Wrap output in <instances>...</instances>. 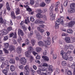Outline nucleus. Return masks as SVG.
<instances>
[{"label":"nucleus","instance_id":"obj_1","mask_svg":"<svg viewBox=\"0 0 75 75\" xmlns=\"http://www.w3.org/2000/svg\"><path fill=\"white\" fill-rule=\"evenodd\" d=\"M64 19V18L63 16H62L60 17V19L58 18V21H55V28L56 29L59 28V25L60 23H62V24L63 23Z\"/></svg>","mask_w":75,"mask_h":75},{"label":"nucleus","instance_id":"obj_2","mask_svg":"<svg viewBox=\"0 0 75 75\" xmlns=\"http://www.w3.org/2000/svg\"><path fill=\"white\" fill-rule=\"evenodd\" d=\"M75 3H73L70 5V8L68 10V13L70 14H72L75 13Z\"/></svg>","mask_w":75,"mask_h":75},{"label":"nucleus","instance_id":"obj_3","mask_svg":"<svg viewBox=\"0 0 75 75\" xmlns=\"http://www.w3.org/2000/svg\"><path fill=\"white\" fill-rule=\"evenodd\" d=\"M34 33L35 36V38H37V39H38V40H41V39L42 38V36L40 34V33H39L38 31L35 30L34 31Z\"/></svg>","mask_w":75,"mask_h":75},{"label":"nucleus","instance_id":"obj_4","mask_svg":"<svg viewBox=\"0 0 75 75\" xmlns=\"http://www.w3.org/2000/svg\"><path fill=\"white\" fill-rule=\"evenodd\" d=\"M24 74L25 75H28L30 74V69H29V67L28 66L26 65L24 67Z\"/></svg>","mask_w":75,"mask_h":75},{"label":"nucleus","instance_id":"obj_5","mask_svg":"<svg viewBox=\"0 0 75 75\" xmlns=\"http://www.w3.org/2000/svg\"><path fill=\"white\" fill-rule=\"evenodd\" d=\"M23 23H24L23 21H22L20 23L21 28L23 29V31H26L27 30V28L25 27V25L24 24H23Z\"/></svg>","mask_w":75,"mask_h":75},{"label":"nucleus","instance_id":"obj_6","mask_svg":"<svg viewBox=\"0 0 75 75\" xmlns=\"http://www.w3.org/2000/svg\"><path fill=\"white\" fill-rule=\"evenodd\" d=\"M20 63L23 65H25L26 63L27 60L24 57L21 58L20 60Z\"/></svg>","mask_w":75,"mask_h":75},{"label":"nucleus","instance_id":"obj_7","mask_svg":"<svg viewBox=\"0 0 75 75\" xmlns=\"http://www.w3.org/2000/svg\"><path fill=\"white\" fill-rule=\"evenodd\" d=\"M0 24H3L5 26L6 25L7 23L6 21H4L3 19L2 18V17H0Z\"/></svg>","mask_w":75,"mask_h":75},{"label":"nucleus","instance_id":"obj_8","mask_svg":"<svg viewBox=\"0 0 75 75\" xmlns=\"http://www.w3.org/2000/svg\"><path fill=\"white\" fill-rule=\"evenodd\" d=\"M54 4H52L50 8V13L51 14H52V13H54Z\"/></svg>","mask_w":75,"mask_h":75},{"label":"nucleus","instance_id":"obj_9","mask_svg":"<svg viewBox=\"0 0 75 75\" xmlns=\"http://www.w3.org/2000/svg\"><path fill=\"white\" fill-rule=\"evenodd\" d=\"M75 21H71L69 22V23L68 24L69 27H71L73 26L74 25H75Z\"/></svg>","mask_w":75,"mask_h":75},{"label":"nucleus","instance_id":"obj_10","mask_svg":"<svg viewBox=\"0 0 75 75\" xmlns=\"http://www.w3.org/2000/svg\"><path fill=\"white\" fill-rule=\"evenodd\" d=\"M8 33H9V31H8L7 30L4 29L2 30L1 34L2 35H6Z\"/></svg>","mask_w":75,"mask_h":75},{"label":"nucleus","instance_id":"obj_11","mask_svg":"<svg viewBox=\"0 0 75 75\" xmlns=\"http://www.w3.org/2000/svg\"><path fill=\"white\" fill-rule=\"evenodd\" d=\"M50 20L52 21L54 20L55 19V14H53V13H52V14H51V13H50Z\"/></svg>","mask_w":75,"mask_h":75},{"label":"nucleus","instance_id":"obj_12","mask_svg":"<svg viewBox=\"0 0 75 75\" xmlns=\"http://www.w3.org/2000/svg\"><path fill=\"white\" fill-rule=\"evenodd\" d=\"M36 17L40 19V18H43V15L39 13L36 14Z\"/></svg>","mask_w":75,"mask_h":75},{"label":"nucleus","instance_id":"obj_13","mask_svg":"<svg viewBox=\"0 0 75 75\" xmlns=\"http://www.w3.org/2000/svg\"><path fill=\"white\" fill-rule=\"evenodd\" d=\"M67 55V54L66 53L64 52L62 56V57L63 59L66 60V61L68 60V56Z\"/></svg>","mask_w":75,"mask_h":75},{"label":"nucleus","instance_id":"obj_14","mask_svg":"<svg viewBox=\"0 0 75 75\" xmlns=\"http://www.w3.org/2000/svg\"><path fill=\"white\" fill-rule=\"evenodd\" d=\"M4 64H5V65L6 66V69L7 68V69H9L8 67H10V66L8 65V61L7 60H6L4 62Z\"/></svg>","mask_w":75,"mask_h":75},{"label":"nucleus","instance_id":"obj_15","mask_svg":"<svg viewBox=\"0 0 75 75\" xmlns=\"http://www.w3.org/2000/svg\"><path fill=\"white\" fill-rule=\"evenodd\" d=\"M65 40L67 43H69L71 42V39L69 37L66 36L65 38Z\"/></svg>","mask_w":75,"mask_h":75},{"label":"nucleus","instance_id":"obj_16","mask_svg":"<svg viewBox=\"0 0 75 75\" xmlns=\"http://www.w3.org/2000/svg\"><path fill=\"white\" fill-rule=\"evenodd\" d=\"M42 57V58H43L45 61H49L50 60L49 58L47 56H43Z\"/></svg>","mask_w":75,"mask_h":75},{"label":"nucleus","instance_id":"obj_17","mask_svg":"<svg viewBox=\"0 0 75 75\" xmlns=\"http://www.w3.org/2000/svg\"><path fill=\"white\" fill-rule=\"evenodd\" d=\"M20 33L21 34V36H22V37L23 36H24V32H23V30H22L18 29V34Z\"/></svg>","mask_w":75,"mask_h":75},{"label":"nucleus","instance_id":"obj_18","mask_svg":"<svg viewBox=\"0 0 75 75\" xmlns=\"http://www.w3.org/2000/svg\"><path fill=\"white\" fill-rule=\"evenodd\" d=\"M9 48L8 49L9 51H13L15 49V47L13 45H11L9 47Z\"/></svg>","mask_w":75,"mask_h":75},{"label":"nucleus","instance_id":"obj_19","mask_svg":"<svg viewBox=\"0 0 75 75\" xmlns=\"http://www.w3.org/2000/svg\"><path fill=\"white\" fill-rule=\"evenodd\" d=\"M38 44L39 46L43 47V46H44V42H43L40 41H39L38 43Z\"/></svg>","mask_w":75,"mask_h":75},{"label":"nucleus","instance_id":"obj_20","mask_svg":"<svg viewBox=\"0 0 75 75\" xmlns=\"http://www.w3.org/2000/svg\"><path fill=\"white\" fill-rule=\"evenodd\" d=\"M9 62L11 64H15L16 62H15V60L13 59H11L9 60Z\"/></svg>","mask_w":75,"mask_h":75},{"label":"nucleus","instance_id":"obj_21","mask_svg":"<svg viewBox=\"0 0 75 75\" xmlns=\"http://www.w3.org/2000/svg\"><path fill=\"white\" fill-rule=\"evenodd\" d=\"M4 47L6 49L8 48H9V47H10V45L8 43H4Z\"/></svg>","mask_w":75,"mask_h":75},{"label":"nucleus","instance_id":"obj_22","mask_svg":"<svg viewBox=\"0 0 75 75\" xmlns=\"http://www.w3.org/2000/svg\"><path fill=\"white\" fill-rule=\"evenodd\" d=\"M11 17L13 19H16V16L14 14V11H12L11 12Z\"/></svg>","mask_w":75,"mask_h":75},{"label":"nucleus","instance_id":"obj_23","mask_svg":"<svg viewBox=\"0 0 75 75\" xmlns=\"http://www.w3.org/2000/svg\"><path fill=\"white\" fill-rule=\"evenodd\" d=\"M17 53L18 54H20L21 52V47H18L17 49Z\"/></svg>","mask_w":75,"mask_h":75},{"label":"nucleus","instance_id":"obj_24","mask_svg":"<svg viewBox=\"0 0 75 75\" xmlns=\"http://www.w3.org/2000/svg\"><path fill=\"white\" fill-rule=\"evenodd\" d=\"M60 6V2L58 1L56 2L55 4V7H58Z\"/></svg>","mask_w":75,"mask_h":75},{"label":"nucleus","instance_id":"obj_25","mask_svg":"<svg viewBox=\"0 0 75 75\" xmlns=\"http://www.w3.org/2000/svg\"><path fill=\"white\" fill-rule=\"evenodd\" d=\"M25 55L27 57H30V53L28 51H26L25 52Z\"/></svg>","mask_w":75,"mask_h":75},{"label":"nucleus","instance_id":"obj_26","mask_svg":"<svg viewBox=\"0 0 75 75\" xmlns=\"http://www.w3.org/2000/svg\"><path fill=\"white\" fill-rule=\"evenodd\" d=\"M6 7L7 10L8 11L10 10V6H9V3L7 2L6 4Z\"/></svg>","mask_w":75,"mask_h":75},{"label":"nucleus","instance_id":"obj_27","mask_svg":"<svg viewBox=\"0 0 75 75\" xmlns=\"http://www.w3.org/2000/svg\"><path fill=\"white\" fill-rule=\"evenodd\" d=\"M10 69L12 71H14V70H15V67L13 65H12L11 66Z\"/></svg>","mask_w":75,"mask_h":75},{"label":"nucleus","instance_id":"obj_28","mask_svg":"<svg viewBox=\"0 0 75 75\" xmlns=\"http://www.w3.org/2000/svg\"><path fill=\"white\" fill-rule=\"evenodd\" d=\"M37 29L39 31H40V33H43V32L44 31V30H43V29L41 28H40V27H38Z\"/></svg>","mask_w":75,"mask_h":75},{"label":"nucleus","instance_id":"obj_29","mask_svg":"<svg viewBox=\"0 0 75 75\" xmlns=\"http://www.w3.org/2000/svg\"><path fill=\"white\" fill-rule=\"evenodd\" d=\"M67 32L68 33H69V34H71V33H73V31L71 29H69L67 30Z\"/></svg>","mask_w":75,"mask_h":75},{"label":"nucleus","instance_id":"obj_30","mask_svg":"<svg viewBox=\"0 0 75 75\" xmlns=\"http://www.w3.org/2000/svg\"><path fill=\"white\" fill-rule=\"evenodd\" d=\"M41 50H42V49L41 47H37L36 48V50L37 52L39 53Z\"/></svg>","mask_w":75,"mask_h":75},{"label":"nucleus","instance_id":"obj_31","mask_svg":"<svg viewBox=\"0 0 75 75\" xmlns=\"http://www.w3.org/2000/svg\"><path fill=\"white\" fill-rule=\"evenodd\" d=\"M68 59L70 61H71L73 60V57L70 55L68 56V59Z\"/></svg>","mask_w":75,"mask_h":75},{"label":"nucleus","instance_id":"obj_32","mask_svg":"<svg viewBox=\"0 0 75 75\" xmlns=\"http://www.w3.org/2000/svg\"><path fill=\"white\" fill-rule=\"evenodd\" d=\"M36 12L37 13H42V11L40 9H38L36 10Z\"/></svg>","mask_w":75,"mask_h":75},{"label":"nucleus","instance_id":"obj_33","mask_svg":"<svg viewBox=\"0 0 75 75\" xmlns=\"http://www.w3.org/2000/svg\"><path fill=\"white\" fill-rule=\"evenodd\" d=\"M53 68V67L52 65H49L48 69H49V71H52V68Z\"/></svg>","mask_w":75,"mask_h":75},{"label":"nucleus","instance_id":"obj_34","mask_svg":"<svg viewBox=\"0 0 75 75\" xmlns=\"http://www.w3.org/2000/svg\"><path fill=\"white\" fill-rule=\"evenodd\" d=\"M30 50H29V52L30 53L33 52L34 51V48L32 47H30L29 48Z\"/></svg>","mask_w":75,"mask_h":75},{"label":"nucleus","instance_id":"obj_35","mask_svg":"<svg viewBox=\"0 0 75 75\" xmlns=\"http://www.w3.org/2000/svg\"><path fill=\"white\" fill-rule=\"evenodd\" d=\"M25 23L26 24H28V23H27V22H28V23L30 22V21L29 20V19L28 18V17H27V19H25Z\"/></svg>","mask_w":75,"mask_h":75},{"label":"nucleus","instance_id":"obj_36","mask_svg":"<svg viewBox=\"0 0 75 75\" xmlns=\"http://www.w3.org/2000/svg\"><path fill=\"white\" fill-rule=\"evenodd\" d=\"M3 73L5 75H7L8 72L7 70L6 69H4L2 70Z\"/></svg>","mask_w":75,"mask_h":75},{"label":"nucleus","instance_id":"obj_37","mask_svg":"<svg viewBox=\"0 0 75 75\" xmlns=\"http://www.w3.org/2000/svg\"><path fill=\"white\" fill-rule=\"evenodd\" d=\"M68 1H66L64 3V7H67L68 5Z\"/></svg>","mask_w":75,"mask_h":75},{"label":"nucleus","instance_id":"obj_38","mask_svg":"<svg viewBox=\"0 0 75 75\" xmlns=\"http://www.w3.org/2000/svg\"><path fill=\"white\" fill-rule=\"evenodd\" d=\"M44 42H45L46 44L48 45H50L51 44V41H44Z\"/></svg>","mask_w":75,"mask_h":75},{"label":"nucleus","instance_id":"obj_39","mask_svg":"<svg viewBox=\"0 0 75 75\" xmlns=\"http://www.w3.org/2000/svg\"><path fill=\"white\" fill-rule=\"evenodd\" d=\"M62 65L63 66H66L67 65V62L65 61H64L62 62Z\"/></svg>","mask_w":75,"mask_h":75},{"label":"nucleus","instance_id":"obj_40","mask_svg":"<svg viewBox=\"0 0 75 75\" xmlns=\"http://www.w3.org/2000/svg\"><path fill=\"white\" fill-rule=\"evenodd\" d=\"M31 43L33 45V46H34V45L35 43V40H34L32 39L31 40Z\"/></svg>","mask_w":75,"mask_h":75},{"label":"nucleus","instance_id":"obj_41","mask_svg":"<svg viewBox=\"0 0 75 75\" xmlns=\"http://www.w3.org/2000/svg\"><path fill=\"white\" fill-rule=\"evenodd\" d=\"M12 41L13 44L14 45H16V44H17V41H16V40H15V39H13Z\"/></svg>","mask_w":75,"mask_h":75},{"label":"nucleus","instance_id":"obj_42","mask_svg":"<svg viewBox=\"0 0 75 75\" xmlns=\"http://www.w3.org/2000/svg\"><path fill=\"white\" fill-rule=\"evenodd\" d=\"M46 4L44 2H42L40 3V6L41 7H44L45 6Z\"/></svg>","mask_w":75,"mask_h":75},{"label":"nucleus","instance_id":"obj_43","mask_svg":"<svg viewBox=\"0 0 75 75\" xmlns=\"http://www.w3.org/2000/svg\"><path fill=\"white\" fill-rule=\"evenodd\" d=\"M71 68L73 69H75V62L73 63L71 66Z\"/></svg>","mask_w":75,"mask_h":75},{"label":"nucleus","instance_id":"obj_44","mask_svg":"<svg viewBox=\"0 0 75 75\" xmlns=\"http://www.w3.org/2000/svg\"><path fill=\"white\" fill-rule=\"evenodd\" d=\"M16 15H18V14H20V9L18 8H17L16 11Z\"/></svg>","mask_w":75,"mask_h":75},{"label":"nucleus","instance_id":"obj_45","mask_svg":"<svg viewBox=\"0 0 75 75\" xmlns=\"http://www.w3.org/2000/svg\"><path fill=\"white\" fill-rule=\"evenodd\" d=\"M7 40H8V36H6L4 37V41H7Z\"/></svg>","mask_w":75,"mask_h":75},{"label":"nucleus","instance_id":"obj_46","mask_svg":"<svg viewBox=\"0 0 75 75\" xmlns=\"http://www.w3.org/2000/svg\"><path fill=\"white\" fill-rule=\"evenodd\" d=\"M25 43L26 44H27V45H28L30 43V41H29V40H28V39H26L25 40Z\"/></svg>","mask_w":75,"mask_h":75},{"label":"nucleus","instance_id":"obj_47","mask_svg":"<svg viewBox=\"0 0 75 75\" xmlns=\"http://www.w3.org/2000/svg\"><path fill=\"white\" fill-rule=\"evenodd\" d=\"M55 72L57 74H59L60 72V70L59 69L57 68L55 69Z\"/></svg>","mask_w":75,"mask_h":75},{"label":"nucleus","instance_id":"obj_48","mask_svg":"<svg viewBox=\"0 0 75 75\" xmlns=\"http://www.w3.org/2000/svg\"><path fill=\"white\" fill-rule=\"evenodd\" d=\"M67 74L68 75H72V72L70 70H69L68 71H67Z\"/></svg>","mask_w":75,"mask_h":75},{"label":"nucleus","instance_id":"obj_49","mask_svg":"<svg viewBox=\"0 0 75 75\" xmlns=\"http://www.w3.org/2000/svg\"><path fill=\"white\" fill-rule=\"evenodd\" d=\"M30 21H32V22H33L34 21H35V19L33 17H30Z\"/></svg>","mask_w":75,"mask_h":75},{"label":"nucleus","instance_id":"obj_50","mask_svg":"<svg viewBox=\"0 0 75 75\" xmlns=\"http://www.w3.org/2000/svg\"><path fill=\"white\" fill-rule=\"evenodd\" d=\"M35 3V2H34V0H30V4H31V5H33L34 4V3Z\"/></svg>","mask_w":75,"mask_h":75},{"label":"nucleus","instance_id":"obj_51","mask_svg":"<svg viewBox=\"0 0 75 75\" xmlns=\"http://www.w3.org/2000/svg\"><path fill=\"white\" fill-rule=\"evenodd\" d=\"M3 51L6 54H8V51L7 49L5 48L3 49Z\"/></svg>","mask_w":75,"mask_h":75},{"label":"nucleus","instance_id":"obj_52","mask_svg":"<svg viewBox=\"0 0 75 75\" xmlns=\"http://www.w3.org/2000/svg\"><path fill=\"white\" fill-rule=\"evenodd\" d=\"M14 33L12 32L11 33H10V34H9V37L10 38L12 37L13 35H14Z\"/></svg>","mask_w":75,"mask_h":75},{"label":"nucleus","instance_id":"obj_53","mask_svg":"<svg viewBox=\"0 0 75 75\" xmlns=\"http://www.w3.org/2000/svg\"><path fill=\"white\" fill-rule=\"evenodd\" d=\"M64 49L65 50L67 51L68 49V46L67 45H65Z\"/></svg>","mask_w":75,"mask_h":75},{"label":"nucleus","instance_id":"obj_54","mask_svg":"<svg viewBox=\"0 0 75 75\" xmlns=\"http://www.w3.org/2000/svg\"><path fill=\"white\" fill-rule=\"evenodd\" d=\"M37 73H38V74H41V69H39V70H37Z\"/></svg>","mask_w":75,"mask_h":75},{"label":"nucleus","instance_id":"obj_55","mask_svg":"<svg viewBox=\"0 0 75 75\" xmlns=\"http://www.w3.org/2000/svg\"><path fill=\"white\" fill-rule=\"evenodd\" d=\"M6 67V66L5 65V64H4V63H2V65H1V67L2 68H3L4 67Z\"/></svg>","mask_w":75,"mask_h":75},{"label":"nucleus","instance_id":"obj_56","mask_svg":"<svg viewBox=\"0 0 75 75\" xmlns=\"http://www.w3.org/2000/svg\"><path fill=\"white\" fill-rule=\"evenodd\" d=\"M7 30L8 31H11V30H12V28H11V27H9L7 28Z\"/></svg>","mask_w":75,"mask_h":75},{"label":"nucleus","instance_id":"obj_57","mask_svg":"<svg viewBox=\"0 0 75 75\" xmlns=\"http://www.w3.org/2000/svg\"><path fill=\"white\" fill-rule=\"evenodd\" d=\"M4 58L3 57H1L0 58V60L1 62H4Z\"/></svg>","mask_w":75,"mask_h":75},{"label":"nucleus","instance_id":"obj_58","mask_svg":"<svg viewBox=\"0 0 75 75\" xmlns=\"http://www.w3.org/2000/svg\"><path fill=\"white\" fill-rule=\"evenodd\" d=\"M16 18L17 20H19L21 19V17L20 16H17Z\"/></svg>","mask_w":75,"mask_h":75},{"label":"nucleus","instance_id":"obj_59","mask_svg":"<svg viewBox=\"0 0 75 75\" xmlns=\"http://www.w3.org/2000/svg\"><path fill=\"white\" fill-rule=\"evenodd\" d=\"M27 11H32V10H31V9L30 8H26Z\"/></svg>","mask_w":75,"mask_h":75},{"label":"nucleus","instance_id":"obj_60","mask_svg":"<svg viewBox=\"0 0 75 75\" xmlns=\"http://www.w3.org/2000/svg\"><path fill=\"white\" fill-rule=\"evenodd\" d=\"M42 66H43V67H47V66H48V64H47V63H43L42 65Z\"/></svg>","mask_w":75,"mask_h":75},{"label":"nucleus","instance_id":"obj_61","mask_svg":"<svg viewBox=\"0 0 75 75\" xmlns=\"http://www.w3.org/2000/svg\"><path fill=\"white\" fill-rule=\"evenodd\" d=\"M46 41H51V38H50V37H48L47 38Z\"/></svg>","mask_w":75,"mask_h":75},{"label":"nucleus","instance_id":"obj_62","mask_svg":"<svg viewBox=\"0 0 75 75\" xmlns=\"http://www.w3.org/2000/svg\"><path fill=\"white\" fill-rule=\"evenodd\" d=\"M52 71H49L47 72V75H51V73H52Z\"/></svg>","mask_w":75,"mask_h":75},{"label":"nucleus","instance_id":"obj_63","mask_svg":"<svg viewBox=\"0 0 75 75\" xmlns=\"http://www.w3.org/2000/svg\"><path fill=\"white\" fill-rule=\"evenodd\" d=\"M68 35L67 34V33H62V36H67V35Z\"/></svg>","mask_w":75,"mask_h":75},{"label":"nucleus","instance_id":"obj_64","mask_svg":"<svg viewBox=\"0 0 75 75\" xmlns=\"http://www.w3.org/2000/svg\"><path fill=\"white\" fill-rule=\"evenodd\" d=\"M45 1H46V3L48 4L50 3L51 0H45Z\"/></svg>","mask_w":75,"mask_h":75}]
</instances>
